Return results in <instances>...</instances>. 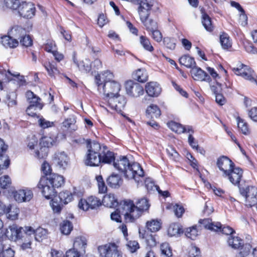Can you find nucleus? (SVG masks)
I'll return each instance as SVG.
<instances>
[{"instance_id":"obj_1","label":"nucleus","mask_w":257,"mask_h":257,"mask_svg":"<svg viewBox=\"0 0 257 257\" xmlns=\"http://www.w3.org/2000/svg\"><path fill=\"white\" fill-rule=\"evenodd\" d=\"M113 73L107 70L96 75L95 81L98 91L104 94L109 106L116 111L121 112L124 108L126 101L123 95L119 94L121 85L113 80Z\"/></svg>"},{"instance_id":"obj_2","label":"nucleus","mask_w":257,"mask_h":257,"mask_svg":"<svg viewBox=\"0 0 257 257\" xmlns=\"http://www.w3.org/2000/svg\"><path fill=\"white\" fill-rule=\"evenodd\" d=\"M113 166L123 173L128 179H134L138 184L144 181V172L141 165L137 162H130L126 156H120L113 162Z\"/></svg>"},{"instance_id":"obj_3","label":"nucleus","mask_w":257,"mask_h":257,"mask_svg":"<svg viewBox=\"0 0 257 257\" xmlns=\"http://www.w3.org/2000/svg\"><path fill=\"white\" fill-rule=\"evenodd\" d=\"M122 204V207L119 209L125 213V218L127 222H134L150 207L149 200L145 197L138 199L136 205L131 200H124Z\"/></svg>"},{"instance_id":"obj_4","label":"nucleus","mask_w":257,"mask_h":257,"mask_svg":"<svg viewBox=\"0 0 257 257\" xmlns=\"http://www.w3.org/2000/svg\"><path fill=\"white\" fill-rule=\"evenodd\" d=\"M136 5H139L138 12L141 22L144 24L148 31L152 32L158 28L156 22L152 19L148 20L150 11L153 6L154 0H132Z\"/></svg>"},{"instance_id":"obj_5","label":"nucleus","mask_w":257,"mask_h":257,"mask_svg":"<svg viewBox=\"0 0 257 257\" xmlns=\"http://www.w3.org/2000/svg\"><path fill=\"white\" fill-rule=\"evenodd\" d=\"M101 146H87V151L84 160L85 165L98 167L101 164L100 150Z\"/></svg>"},{"instance_id":"obj_6","label":"nucleus","mask_w":257,"mask_h":257,"mask_svg":"<svg viewBox=\"0 0 257 257\" xmlns=\"http://www.w3.org/2000/svg\"><path fill=\"white\" fill-rule=\"evenodd\" d=\"M240 194L245 198V205L252 207L257 203V188L253 186L242 187L239 186Z\"/></svg>"},{"instance_id":"obj_7","label":"nucleus","mask_w":257,"mask_h":257,"mask_svg":"<svg viewBox=\"0 0 257 257\" xmlns=\"http://www.w3.org/2000/svg\"><path fill=\"white\" fill-rule=\"evenodd\" d=\"M98 250L100 254L104 257H122V254L114 243H108L99 246Z\"/></svg>"},{"instance_id":"obj_8","label":"nucleus","mask_w":257,"mask_h":257,"mask_svg":"<svg viewBox=\"0 0 257 257\" xmlns=\"http://www.w3.org/2000/svg\"><path fill=\"white\" fill-rule=\"evenodd\" d=\"M168 126L173 132L178 134H182L187 133L189 134L188 135V143L190 145L193 143H195L194 142V138L192 136V134L194 131L192 127L190 125L186 126L182 125L181 124L177 123L175 121H171L167 123Z\"/></svg>"},{"instance_id":"obj_9","label":"nucleus","mask_w":257,"mask_h":257,"mask_svg":"<svg viewBox=\"0 0 257 257\" xmlns=\"http://www.w3.org/2000/svg\"><path fill=\"white\" fill-rule=\"evenodd\" d=\"M126 94L133 97H138L144 93L143 87L138 83L132 80L127 81L125 83Z\"/></svg>"},{"instance_id":"obj_10","label":"nucleus","mask_w":257,"mask_h":257,"mask_svg":"<svg viewBox=\"0 0 257 257\" xmlns=\"http://www.w3.org/2000/svg\"><path fill=\"white\" fill-rule=\"evenodd\" d=\"M232 70L235 74L241 76L246 80L251 82H256L255 75L253 70L245 65L241 64L239 67L233 68Z\"/></svg>"},{"instance_id":"obj_11","label":"nucleus","mask_w":257,"mask_h":257,"mask_svg":"<svg viewBox=\"0 0 257 257\" xmlns=\"http://www.w3.org/2000/svg\"><path fill=\"white\" fill-rule=\"evenodd\" d=\"M101 205V201L100 199L91 196L88 197L86 200L80 199L78 203V207L84 211H87L89 208L94 209Z\"/></svg>"},{"instance_id":"obj_12","label":"nucleus","mask_w":257,"mask_h":257,"mask_svg":"<svg viewBox=\"0 0 257 257\" xmlns=\"http://www.w3.org/2000/svg\"><path fill=\"white\" fill-rule=\"evenodd\" d=\"M38 186L42 189L43 195L47 199L52 198L56 193L55 188L47 183L45 177H41Z\"/></svg>"},{"instance_id":"obj_13","label":"nucleus","mask_w":257,"mask_h":257,"mask_svg":"<svg viewBox=\"0 0 257 257\" xmlns=\"http://www.w3.org/2000/svg\"><path fill=\"white\" fill-rule=\"evenodd\" d=\"M12 194L15 200L18 203L29 202L33 197L32 191L28 189L14 191Z\"/></svg>"},{"instance_id":"obj_14","label":"nucleus","mask_w":257,"mask_h":257,"mask_svg":"<svg viewBox=\"0 0 257 257\" xmlns=\"http://www.w3.org/2000/svg\"><path fill=\"white\" fill-rule=\"evenodd\" d=\"M216 165L220 171L222 172L223 177L231 171L235 166L234 164L230 159L224 156L218 159Z\"/></svg>"},{"instance_id":"obj_15","label":"nucleus","mask_w":257,"mask_h":257,"mask_svg":"<svg viewBox=\"0 0 257 257\" xmlns=\"http://www.w3.org/2000/svg\"><path fill=\"white\" fill-rule=\"evenodd\" d=\"M242 170L239 168L234 166L231 171H230L223 177L227 178L233 185H236L239 188V186H240L239 183L242 177Z\"/></svg>"},{"instance_id":"obj_16","label":"nucleus","mask_w":257,"mask_h":257,"mask_svg":"<svg viewBox=\"0 0 257 257\" xmlns=\"http://www.w3.org/2000/svg\"><path fill=\"white\" fill-rule=\"evenodd\" d=\"M20 15L24 18L31 19L35 15V8L32 3L23 2L19 9Z\"/></svg>"},{"instance_id":"obj_17","label":"nucleus","mask_w":257,"mask_h":257,"mask_svg":"<svg viewBox=\"0 0 257 257\" xmlns=\"http://www.w3.org/2000/svg\"><path fill=\"white\" fill-rule=\"evenodd\" d=\"M23 231L25 232V229L24 230L21 227H19L16 224H13L7 229L5 234L10 240L15 241L23 236Z\"/></svg>"},{"instance_id":"obj_18","label":"nucleus","mask_w":257,"mask_h":257,"mask_svg":"<svg viewBox=\"0 0 257 257\" xmlns=\"http://www.w3.org/2000/svg\"><path fill=\"white\" fill-rule=\"evenodd\" d=\"M101 163L111 164L115 162V156L113 152L110 151L106 146H101L100 150Z\"/></svg>"},{"instance_id":"obj_19","label":"nucleus","mask_w":257,"mask_h":257,"mask_svg":"<svg viewBox=\"0 0 257 257\" xmlns=\"http://www.w3.org/2000/svg\"><path fill=\"white\" fill-rule=\"evenodd\" d=\"M30 153L36 158L41 159L45 158L49 151L48 146H28Z\"/></svg>"},{"instance_id":"obj_20","label":"nucleus","mask_w":257,"mask_h":257,"mask_svg":"<svg viewBox=\"0 0 257 257\" xmlns=\"http://www.w3.org/2000/svg\"><path fill=\"white\" fill-rule=\"evenodd\" d=\"M47 234V230L43 228L40 227L34 230L31 227H25V234L26 236H31V235H33V237L38 241L45 238Z\"/></svg>"},{"instance_id":"obj_21","label":"nucleus","mask_w":257,"mask_h":257,"mask_svg":"<svg viewBox=\"0 0 257 257\" xmlns=\"http://www.w3.org/2000/svg\"><path fill=\"white\" fill-rule=\"evenodd\" d=\"M190 72L196 80L209 81L210 79V76L196 65L192 68Z\"/></svg>"},{"instance_id":"obj_22","label":"nucleus","mask_w":257,"mask_h":257,"mask_svg":"<svg viewBox=\"0 0 257 257\" xmlns=\"http://www.w3.org/2000/svg\"><path fill=\"white\" fill-rule=\"evenodd\" d=\"M145 89L147 93L151 97H157L161 92V88L160 85L156 82L147 83Z\"/></svg>"},{"instance_id":"obj_23","label":"nucleus","mask_w":257,"mask_h":257,"mask_svg":"<svg viewBox=\"0 0 257 257\" xmlns=\"http://www.w3.org/2000/svg\"><path fill=\"white\" fill-rule=\"evenodd\" d=\"M45 178L47 183L55 188L61 187L64 183L63 176L57 174H50Z\"/></svg>"},{"instance_id":"obj_24","label":"nucleus","mask_w":257,"mask_h":257,"mask_svg":"<svg viewBox=\"0 0 257 257\" xmlns=\"http://www.w3.org/2000/svg\"><path fill=\"white\" fill-rule=\"evenodd\" d=\"M26 97L27 101L30 105L38 107V109H41L43 104L41 102V98L35 94L32 91L29 90L26 93Z\"/></svg>"},{"instance_id":"obj_25","label":"nucleus","mask_w":257,"mask_h":257,"mask_svg":"<svg viewBox=\"0 0 257 257\" xmlns=\"http://www.w3.org/2000/svg\"><path fill=\"white\" fill-rule=\"evenodd\" d=\"M55 155L54 161L57 165L60 168H66L69 162L67 155L64 152L56 153Z\"/></svg>"},{"instance_id":"obj_26","label":"nucleus","mask_w":257,"mask_h":257,"mask_svg":"<svg viewBox=\"0 0 257 257\" xmlns=\"http://www.w3.org/2000/svg\"><path fill=\"white\" fill-rule=\"evenodd\" d=\"M199 223L205 228L214 231L220 230L221 224L220 222H212L210 218H206L199 220Z\"/></svg>"},{"instance_id":"obj_27","label":"nucleus","mask_w":257,"mask_h":257,"mask_svg":"<svg viewBox=\"0 0 257 257\" xmlns=\"http://www.w3.org/2000/svg\"><path fill=\"white\" fill-rule=\"evenodd\" d=\"M1 42L6 48H14L19 45L18 41L10 34L2 37Z\"/></svg>"},{"instance_id":"obj_28","label":"nucleus","mask_w":257,"mask_h":257,"mask_svg":"<svg viewBox=\"0 0 257 257\" xmlns=\"http://www.w3.org/2000/svg\"><path fill=\"white\" fill-rule=\"evenodd\" d=\"M108 185L112 188H118L122 183V180L119 175L112 174L106 179Z\"/></svg>"},{"instance_id":"obj_29","label":"nucleus","mask_w":257,"mask_h":257,"mask_svg":"<svg viewBox=\"0 0 257 257\" xmlns=\"http://www.w3.org/2000/svg\"><path fill=\"white\" fill-rule=\"evenodd\" d=\"M8 146H1L2 151L0 152V166L5 170L7 169L10 164L9 157L5 154Z\"/></svg>"},{"instance_id":"obj_30","label":"nucleus","mask_w":257,"mask_h":257,"mask_svg":"<svg viewBox=\"0 0 257 257\" xmlns=\"http://www.w3.org/2000/svg\"><path fill=\"white\" fill-rule=\"evenodd\" d=\"M201 12V22L206 31L212 32L213 30L214 27L212 24L211 20L210 17L202 9Z\"/></svg>"},{"instance_id":"obj_31","label":"nucleus","mask_w":257,"mask_h":257,"mask_svg":"<svg viewBox=\"0 0 257 257\" xmlns=\"http://www.w3.org/2000/svg\"><path fill=\"white\" fill-rule=\"evenodd\" d=\"M102 202L105 206L110 208L119 205L117 199L115 197L114 195L111 193L104 195Z\"/></svg>"},{"instance_id":"obj_32","label":"nucleus","mask_w":257,"mask_h":257,"mask_svg":"<svg viewBox=\"0 0 257 257\" xmlns=\"http://www.w3.org/2000/svg\"><path fill=\"white\" fill-rule=\"evenodd\" d=\"M51 199L50 204L53 212L55 213H60L63 207V203L58 196H55Z\"/></svg>"},{"instance_id":"obj_33","label":"nucleus","mask_w":257,"mask_h":257,"mask_svg":"<svg viewBox=\"0 0 257 257\" xmlns=\"http://www.w3.org/2000/svg\"><path fill=\"white\" fill-rule=\"evenodd\" d=\"M227 242L228 245L232 248L238 249L243 245V241L240 237L230 235L228 237Z\"/></svg>"},{"instance_id":"obj_34","label":"nucleus","mask_w":257,"mask_h":257,"mask_svg":"<svg viewBox=\"0 0 257 257\" xmlns=\"http://www.w3.org/2000/svg\"><path fill=\"white\" fill-rule=\"evenodd\" d=\"M179 60L180 64L188 68L192 69L193 67L195 66L196 64L194 59L189 55L182 56L180 58Z\"/></svg>"},{"instance_id":"obj_35","label":"nucleus","mask_w":257,"mask_h":257,"mask_svg":"<svg viewBox=\"0 0 257 257\" xmlns=\"http://www.w3.org/2000/svg\"><path fill=\"white\" fill-rule=\"evenodd\" d=\"M133 77L135 80L143 83L147 81L148 75L145 69H139L133 73Z\"/></svg>"},{"instance_id":"obj_36","label":"nucleus","mask_w":257,"mask_h":257,"mask_svg":"<svg viewBox=\"0 0 257 257\" xmlns=\"http://www.w3.org/2000/svg\"><path fill=\"white\" fill-rule=\"evenodd\" d=\"M26 34V30L19 26L13 27L9 32V34L14 38L20 39Z\"/></svg>"},{"instance_id":"obj_37","label":"nucleus","mask_w":257,"mask_h":257,"mask_svg":"<svg viewBox=\"0 0 257 257\" xmlns=\"http://www.w3.org/2000/svg\"><path fill=\"white\" fill-rule=\"evenodd\" d=\"M123 204V200L121 201L118 206V208L116 210L113 212L111 213L110 215L111 219L117 222H121V215H123L124 216V219L125 222L130 223V222L126 221L125 218V213H122V212L119 209L122 206V204Z\"/></svg>"},{"instance_id":"obj_38","label":"nucleus","mask_w":257,"mask_h":257,"mask_svg":"<svg viewBox=\"0 0 257 257\" xmlns=\"http://www.w3.org/2000/svg\"><path fill=\"white\" fill-rule=\"evenodd\" d=\"M146 114L148 117L158 118L161 115V110L156 104H151L146 110Z\"/></svg>"},{"instance_id":"obj_39","label":"nucleus","mask_w":257,"mask_h":257,"mask_svg":"<svg viewBox=\"0 0 257 257\" xmlns=\"http://www.w3.org/2000/svg\"><path fill=\"white\" fill-rule=\"evenodd\" d=\"M7 217L11 220H15L18 218L19 209L15 206H8L6 208V212Z\"/></svg>"},{"instance_id":"obj_40","label":"nucleus","mask_w":257,"mask_h":257,"mask_svg":"<svg viewBox=\"0 0 257 257\" xmlns=\"http://www.w3.org/2000/svg\"><path fill=\"white\" fill-rule=\"evenodd\" d=\"M76 119L74 116L65 119L62 122L63 126L69 130L70 132H74L77 129V126L75 124Z\"/></svg>"},{"instance_id":"obj_41","label":"nucleus","mask_w":257,"mask_h":257,"mask_svg":"<svg viewBox=\"0 0 257 257\" xmlns=\"http://www.w3.org/2000/svg\"><path fill=\"white\" fill-rule=\"evenodd\" d=\"M161 223L158 219H152L146 222V227L151 232L158 231L161 228Z\"/></svg>"},{"instance_id":"obj_42","label":"nucleus","mask_w":257,"mask_h":257,"mask_svg":"<svg viewBox=\"0 0 257 257\" xmlns=\"http://www.w3.org/2000/svg\"><path fill=\"white\" fill-rule=\"evenodd\" d=\"M87 245L86 238L84 236H78L75 238L73 246L76 249L84 250Z\"/></svg>"},{"instance_id":"obj_43","label":"nucleus","mask_w":257,"mask_h":257,"mask_svg":"<svg viewBox=\"0 0 257 257\" xmlns=\"http://www.w3.org/2000/svg\"><path fill=\"white\" fill-rule=\"evenodd\" d=\"M182 233H183V230L178 224H171L168 229V235L170 236H177Z\"/></svg>"},{"instance_id":"obj_44","label":"nucleus","mask_w":257,"mask_h":257,"mask_svg":"<svg viewBox=\"0 0 257 257\" xmlns=\"http://www.w3.org/2000/svg\"><path fill=\"white\" fill-rule=\"evenodd\" d=\"M14 251L10 247L6 248L0 240V257H14Z\"/></svg>"},{"instance_id":"obj_45","label":"nucleus","mask_w":257,"mask_h":257,"mask_svg":"<svg viewBox=\"0 0 257 257\" xmlns=\"http://www.w3.org/2000/svg\"><path fill=\"white\" fill-rule=\"evenodd\" d=\"M140 43L145 50L149 52L154 51V47L152 45L148 38L146 36H141L140 37Z\"/></svg>"},{"instance_id":"obj_46","label":"nucleus","mask_w":257,"mask_h":257,"mask_svg":"<svg viewBox=\"0 0 257 257\" xmlns=\"http://www.w3.org/2000/svg\"><path fill=\"white\" fill-rule=\"evenodd\" d=\"M73 195L68 191L61 192L58 196L64 204H67L71 202L73 200Z\"/></svg>"},{"instance_id":"obj_47","label":"nucleus","mask_w":257,"mask_h":257,"mask_svg":"<svg viewBox=\"0 0 257 257\" xmlns=\"http://www.w3.org/2000/svg\"><path fill=\"white\" fill-rule=\"evenodd\" d=\"M97 181L99 193L104 194L107 192V188L106 186L101 175L96 176L95 177Z\"/></svg>"},{"instance_id":"obj_48","label":"nucleus","mask_w":257,"mask_h":257,"mask_svg":"<svg viewBox=\"0 0 257 257\" xmlns=\"http://www.w3.org/2000/svg\"><path fill=\"white\" fill-rule=\"evenodd\" d=\"M160 250L163 257H171L173 255L172 249L168 243L164 242L161 244Z\"/></svg>"},{"instance_id":"obj_49","label":"nucleus","mask_w":257,"mask_h":257,"mask_svg":"<svg viewBox=\"0 0 257 257\" xmlns=\"http://www.w3.org/2000/svg\"><path fill=\"white\" fill-rule=\"evenodd\" d=\"M72 228V225L70 221L68 220L63 221L60 225V230L62 233L65 235L69 234Z\"/></svg>"},{"instance_id":"obj_50","label":"nucleus","mask_w":257,"mask_h":257,"mask_svg":"<svg viewBox=\"0 0 257 257\" xmlns=\"http://www.w3.org/2000/svg\"><path fill=\"white\" fill-rule=\"evenodd\" d=\"M186 236L190 239H195L198 235V231L196 226L187 228L185 231Z\"/></svg>"},{"instance_id":"obj_51","label":"nucleus","mask_w":257,"mask_h":257,"mask_svg":"<svg viewBox=\"0 0 257 257\" xmlns=\"http://www.w3.org/2000/svg\"><path fill=\"white\" fill-rule=\"evenodd\" d=\"M220 41L223 48L226 49L231 46L229 37L227 34L223 33L220 36Z\"/></svg>"},{"instance_id":"obj_52","label":"nucleus","mask_w":257,"mask_h":257,"mask_svg":"<svg viewBox=\"0 0 257 257\" xmlns=\"http://www.w3.org/2000/svg\"><path fill=\"white\" fill-rule=\"evenodd\" d=\"M19 0H5V4L8 8L12 10H18L20 5Z\"/></svg>"},{"instance_id":"obj_53","label":"nucleus","mask_w":257,"mask_h":257,"mask_svg":"<svg viewBox=\"0 0 257 257\" xmlns=\"http://www.w3.org/2000/svg\"><path fill=\"white\" fill-rule=\"evenodd\" d=\"M166 152L168 156L175 161L178 160L179 158V153L173 148L172 146H168L166 149Z\"/></svg>"},{"instance_id":"obj_54","label":"nucleus","mask_w":257,"mask_h":257,"mask_svg":"<svg viewBox=\"0 0 257 257\" xmlns=\"http://www.w3.org/2000/svg\"><path fill=\"white\" fill-rule=\"evenodd\" d=\"M44 66L49 74L51 76H53L55 74L59 73L58 70L54 64L50 62L46 63L44 64Z\"/></svg>"},{"instance_id":"obj_55","label":"nucleus","mask_w":257,"mask_h":257,"mask_svg":"<svg viewBox=\"0 0 257 257\" xmlns=\"http://www.w3.org/2000/svg\"><path fill=\"white\" fill-rule=\"evenodd\" d=\"M11 184V179L8 175H4L0 178V187L7 188Z\"/></svg>"},{"instance_id":"obj_56","label":"nucleus","mask_w":257,"mask_h":257,"mask_svg":"<svg viewBox=\"0 0 257 257\" xmlns=\"http://www.w3.org/2000/svg\"><path fill=\"white\" fill-rule=\"evenodd\" d=\"M251 246L249 244H244L239 249L240 250L239 254V257H245L247 256L251 249Z\"/></svg>"},{"instance_id":"obj_57","label":"nucleus","mask_w":257,"mask_h":257,"mask_svg":"<svg viewBox=\"0 0 257 257\" xmlns=\"http://www.w3.org/2000/svg\"><path fill=\"white\" fill-rule=\"evenodd\" d=\"M21 45L26 47L31 46L33 44V41L31 38L26 34L20 39Z\"/></svg>"},{"instance_id":"obj_58","label":"nucleus","mask_w":257,"mask_h":257,"mask_svg":"<svg viewBox=\"0 0 257 257\" xmlns=\"http://www.w3.org/2000/svg\"><path fill=\"white\" fill-rule=\"evenodd\" d=\"M237 121L238 128L243 134H247L249 131L247 123L240 118H237Z\"/></svg>"},{"instance_id":"obj_59","label":"nucleus","mask_w":257,"mask_h":257,"mask_svg":"<svg viewBox=\"0 0 257 257\" xmlns=\"http://www.w3.org/2000/svg\"><path fill=\"white\" fill-rule=\"evenodd\" d=\"M175 40L171 38H165L164 39V43L166 47L170 49L174 50L176 47Z\"/></svg>"},{"instance_id":"obj_60","label":"nucleus","mask_w":257,"mask_h":257,"mask_svg":"<svg viewBox=\"0 0 257 257\" xmlns=\"http://www.w3.org/2000/svg\"><path fill=\"white\" fill-rule=\"evenodd\" d=\"M171 206H172V208L173 209L175 215L177 217H181L184 212V209L183 207L177 204L172 205Z\"/></svg>"},{"instance_id":"obj_61","label":"nucleus","mask_w":257,"mask_h":257,"mask_svg":"<svg viewBox=\"0 0 257 257\" xmlns=\"http://www.w3.org/2000/svg\"><path fill=\"white\" fill-rule=\"evenodd\" d=\"M127 249L132 253L135 252L139 248V244L136 240H130L126 244Z\"/></svg>"},{"instance_id":"obj_62","label":"nucleus","mask_w":257,"mask_h":257,"mask_svg":"<svg viewBox=\"0 0 257 257\" xmlns=\"http://www.w3.org/2000/svg\"><path fill=\"white\" fill-rule=\"evenodd\" d=\"M38 123L40 126L43 129L51 127L54 125L53 122L47 120L43 117L40 118Z\"/></svg>"},{"instance_id":"obj_63","label":"nucleus","mask_w":257,"mask_h":257,"mask_svg":"<svg viewBox=\"0 0 257 257\" xmlns=\"http://www.w3.org/2000/svg\"><path fill=\"white\" fill-rule=\"evenodd\" d=\"M152 38L157 42H160L162 40L163 36L160 31L156 29L152 32Z\"/></svg>"},{"instance_id":"obj_64","label":"nucleus","mask_w":257,"mask_h":257,"mask_svg":"<svg viewBox=\"0 0 257 257\" xmlns=\"http://www.w3.org/2000/svg\"><path fill=\"white\" fill-rule=\"evenodd\" d=\"M200 253V249L196 246H192L189 249L188 254L189 257H196L199 256Z\"/></svg>"}]
</instances>
